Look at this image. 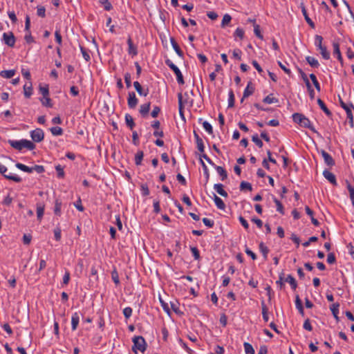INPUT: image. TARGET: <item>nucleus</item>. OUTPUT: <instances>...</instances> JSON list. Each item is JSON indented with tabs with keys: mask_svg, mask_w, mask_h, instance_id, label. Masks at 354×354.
Returning a JSON list of instances; mask_svg holds the SVG:
<instances>
[{
	"mask_svg": "<svg viewBox=\"0 0 354 354\" xmlns=\"http://www.w3.org/2000/svg\"><path fill=\"white\" fill-rule=\"evenodd\" d=\"M8 142L12 147L19 151H21L23 148H26L28 150H32L35 148V145L31 141L25 139L21 140H9Z\"/></svg>",
	"mask_w": 354,
	"mask_h": 354,
	"instance_id": "obj_1",
	"label": "nucleus"
},
{
	"mask_svg": "<svg viewBox=\"0 0 354 354\" xmlns=\"http://www.w3.org/2000/svg\"><path fill=\"white\" fill-rule=\"evenodd\" d=\"M315 45L317 48V50L322 55V57L325 59H329L330 55V52L327 50L326 46L323 44V37L320 35H315Z\"/></svg>",
	"mask_w": 354,
	"mask_h": 354,
	"instance_id": "obj_2",
	"label": "nucleus"
},
{
	"mask_svg": "<svg viewBox=\"0 0 354 354\" xmlns=\"http://www.w3.org/2000/svg\"><path fill=\"white\" fill-rule=\"evenodd\" d=\"M339 101L341 106L345 110L346 113L347 119L351 127H354V120L353 115V111H354V106L351 103H345L342 99L338 95Z\"/></svg>",
	"mask_w": 354,
	"mask_h": 354,
	"instance_id": "obj_3",
	"label": "nucleus"
},
{
	"mask_svg": "<svg viewBox=\"0 0 354 354\" xmlns=\"http://www.w3.org/2000/svg\"><path fill=\"white\" fill-rule=\"evenodd\" d=\"M133 350L134 352L139 351L142 353L146 350V342L142 336H136L133 339Z\"/></svg>",
	"mask_w": 354,
	"mask_h": 354,
	"instance_id": "obj_4",
	"label": "nucleus"
},
{
	"mask_svg": "<svg viewBox=\"0 0 354 354\" xmlns=\"http://www.w3.org/2000/svg\"><path fill=\"white\" fill-rule=\"evenodd\" d=\"M292 118L294 122L299 124L301 126L304 127H310V122L304 115L296 113L292 115Z\"/></svg>",
	"mask_w": 354,
	"mask_h": 354,
	"instance_id": "obj_5",
	"label": "nucleus"
},
{
	"mask_svg": "<svg viewBox=\"0 0 354 354\" xmlns=\"http://www.w3.org/2000/svg\"><path fill=\"white\" fill-rule=\"evenodd\" d=\"M30 137L34 142H39L44 140V133L42 129H36L30 132Z\"/></svg>",
	"mask_w": 354,
	"mask_h": 354,
	"instance_id": "obj_6",
	"label": "nucleus"
},
{
	"mask_svg": "<svg viewBox=\"0 0 354 354\" xmlns=\"http://www.w3.org/2000/svg\"><path fill=\"white\" fill-rule=\"evenodd\" d=\"M3 40L4 43L10 47L15 46V37L12 32H4L3 34Z\"/></svg>",
	"mask_w": 354,
	"mask_h": 354,
	"instance_id": "obj_7",
	"label": "nucleus"
},
{
	"mask_svg": "<svg viewBox=\"0 0 354 354\" xmlns=\"http://www.w3.org/2000/svg\"><path fill=\"white\" fill-rule=\"evenodd\" d=\"M138 99L133 92L129 93V97L127 100L128 106L130 109H134L138 104Z\"/></svg>",
	"mask_w": 354,
	"mask_h": 354,
	"instance_id": "obj_8",
	"label": "nucleus"
},
{
	"mask_svg": "<svg viewBox=\"0 0 354 354\" xmlns=\"http://www.w3.org/2000/svg\"><path fill=\"white\" fill-rule=\"evenodd\" d=\"M24 93L26 97L29 98L32 94V82L29 81L24 86Z\"/></svg>",
	"mask_w": 354,
	"mask_h": 354,
	"instance_id": "obj_9",
	"label": "nucleus"
},
{
	"mask_svg": "<svg viewBox=\"0 0 354 354\" xmlns=\"http://www.w3.org/2000/svg\"><path fill=\"white\" fill-rule=\"evenodd\" d=\"M301 12H302V14L306 21V22L309 24V26L310 27H312L313 28H315V24L313 23V21L311 20V19L308 17V13H307V11H306V9L304 5V3H301Z\"/></svg>",
	"mask_w": 354,
	"mask_h": 354,
	"instance_id": "obj_10",
	"label": "nucleus"
},
{
	"mask_svg": "<svg viewBox=\"0 0 354 354\" xmlns=\"http://www.w3.org/2000/svg\"><path fill=\"white\" fill-rule=\"evenodd\" d=\"M254 91V88L252 86V84L251 82H248L247 87L245 88L244 92H243V97L241 100V101L243 100V98L248 97L250 95H251Z\"/></svg>",
	"mask_w": 354,
	"mask_h": 354,
	"instance_id": "obj_11",
	"label": "nucleus"
},
{
	"mask_svg": "<svg viewBox=\"0 0 354 354\" xmlns=\"http://www.w3.org/2000/svg\"><path fill=\"white\" fill-rule=\"evenodd\" d=\"M80 321V316L77 313H75L73 314L71 317V326H72V330H75L77 329V327L78 326Z\"/></svg>",
	"mask_w": 354,
	"mask_h": 354,
	"instance_id": "obj_12",
	"label": "nucleus"
},
{
	"mask_svg": "<svg viewBox=\"0 0 354 354\" xmlns=\"http://www.w3.org/2000/svg\"><path fill=\"white\" fill-rule=\"evenodd\" d=\"M150 102H147L140 105V113L143 117L146 116L148 114L150 110Z\"/></svg>",
	"mask_w": 354,
	"mask_h": 354,
	"instance_id": "obj_13",
	"label": "nucleus"
},
{
	"mask_svg": "<svg viewBox=\"0 0 354 354\" xmlns=\"http://www.w3.org/2000/svg\"><path fill=\"white\" fill-rule=\"evenodd\" d=\"M214 189L217 192L218 194L223 197L227 196V193L223 189V186L222 184H215L214 185Z\"/></svg>",
	"mask_w": 354,
	"mask_h": 354,
	"instance_id": "obj_14",
	"label": "nucleus"
},
{
	"mask_svg": "<svg viewBox=\"0 0 354 354\" xmlns=\"http://www.w3.org/2000/svg\"><path fill=\"white\" fill-rule=\"evenodd\" d=\"M44 213V205L42 203L37 204V216L39 221H41Z\"/></svg>",
	"mask_w": 354,
	"mask_h": 354,
	"instance_id": "obj_15",
	"label": "nucleus"
},
{
	"mask_svg": "<svg viewBox=\"0 0 354 354\" xmlns=\"http://www.w3.org/2000/svg\"><path fill=\"white\" fill-rule=\"evenodd\" d=\"M170 41H171V44L174 49V50L176 51V53L178 54V56L180 57H183V51L180 50V47L178 46V44L176 43V40L174 39V38L173 37H171L170 38Z\"/></svg>",
	"mask_w": 354,
	"mask_h": 354,
	"instance_id": "obj_16",
	"label": "nucleus"
},
{
	"mask_svg": "<svg viewBox=\"0 0 354 354\" xmlns=\"http://www.w3.org/2000/svg\"><path fill=\"white\" fill-rule=\"evenodd\" d=\"M178 106H179V112L181 115H183V109L185 104L187 103V100H183V96L182 93L178 94Z\"/></svg>",
	"mask_w": 354,
	"mask_h": 354,
	"instance_id": "obj_17",
	"label": "nucleus"
},
{
	"mask_svg": "<svg viewBox=\"0 0 354 354\" xmlns=\"http://www.w3.org/2000/svg\"><path fill=\"white\" fill-rule=\"evenodd\" d=\"M214 201L216 205V207L220 209H224L225 208V205L223 200L214 194Z\"/></svg>",
	"mask_w": 354,
	"mask_h": 354,
	"instance_id": "obj_18",
	"label": "nucleus"
},
{
	"mask_svg": "<svg viewBox=\"0 0 354 354\" xmlns=\"http://www.w3.org/2000/svg\"><path fill=\"white\" fill-rule=\"evenodd\" d=\"M133 86L136 90V91L140 95H143V96H147V94H148V90H147L146 91H143L142 90V86L140 85V84L138 82H133Z\"/></svg>",
	"mask_w": 354,
	"mask_h": 354,
	"instance_id": "obj_19",
	"label": "nucleus"
},
{
	"mask_svg": "<svg viewBox=\"0 0 354 354\" xmlns=\"http://www.w3.org/2000/svg\"><path fill=\"white\" fill-rule=\"evenodd\" d=\"M194 137L196 138L198 149L199 150V151L203 153L204 151V149H205L203 140L195 132H194Z\"/></svg>",
	"mask_w": 354,
	"mask_h": 354,
	"instance_id": "obj_20",
	"label": "nucleus"
},
{
	"mask_svg": "<svg viewBox=\"0 0 354 354\" xmlns=\"http://www.w3.org/2000/svg\"><path fill=\"white\" fill-rule=\"evenodd\" d=\"M2 174L4 176V177L6 178L12 180L15 182L19 183L21 181V178L20 177H19L18 176L13 174L12 173L7 174V172H6V173Z\"/></svg>",
	"mask_w": 354,
	"mask_h": 354,
	"instance_id": "obj_21",
	"label": "nucleus"
},
{
	"mask_svg": "<svg viewBox=\"0 0 354 354\" xmlns=\"http://www.w3.org/2000/svg\"><path fill=\"white\" fill-rule=\"evenodd\" d=\"M15 70L2 71L0 73V75L2 77L6 78V79H9V78L12 77L15 75Z\"/></svg>",
	"mask_w": 354,
	"mask_h": 354,
	"instance_id": "obj_22",
	"label": "nucleus"
},
{
	"mask_svg": "<svg viewBox=\"0 0 354 354\" xmlns=\"http://www.w3.org/2000/svg\"><path fill=\"white\" fill-rule=\"evenodd\" d=\"M129 46V53L133 55H137L136 48L133 46L131 39L129 37L127 40Z\"/></svg>",
	"mask_w": 354,
	"mask_h": 354,
	"instance_id": "obj_23",
	"label": "nucleus"
},
{
	"mask_svg": "<svg viewBox=\"0 0 354 354\" xmlns=\"http://www.w3.org/2000/svg\"><path fill=\"white\" fill-rule=\"evenodd\" d=\"M306 59L312 67L317 68L319 65L318 61L313 57L308 56Z\"/></svg>",
	"mask_w": 354,
	"mask_h": 354,
	"instance_id": "obj_24",
	"label": "nucleus"
},
{
	"mask_svg": "<svg viewBox=\"0 0 354 354\" xmlns=\"http://www.w3.org/2000/svg\"><path fill=\"white\" fill-rule=\"evenodd\" d=\"M319 152L322 154L323 158L324 159L325 162L328 165H330L332 162V158L330 157V154H328L323 149L321 150Z\"/></svg>",
	"mask_w": 354,
	"mask_h": 354,
	"instance_id": "obj_25",
	"label": "nucleus"
},
{
	"mask_svg": "<svg viewBox=\"0 0 354 354\" xmlns=\"http://www.w3.org/2000/svg\"><path fill=\"white\" fill-rule=\"evenodd\" d=\"M144 153L142 151H138L135 155V163L136 165H141L143 159Z\"/></svg>",
	"mask_w": 354,
	"mask_h": 354,
	"instance_id": "obj_26",
	"label": "nucleus"
},
{
	"mask_svg": "<svg viewBox=\"0 0 354 354\" xmlns=\"http://www.w3.org/2000/svg\"><path fill=\"white\" fill-rule=\"evenodd\" d=\"M218 174L221 176L222 180H225L227 177L226 171L221 166H214Z\"/></svg>",
	"mask_w": 354,
	"mask_h": 354,
	"instance_id": "obj_27",
	"label": "nucleus"
},
{
	"mask_svg": "<svg viewBox=\"0 0 354 354\" xmlns=\"http://www.w3.org/2000/svg\"><path fill=\"white\" fill-rule=\"evenodd\" d=\"M278 101H279L278 99L274 97L272 94H270V95L266 96L263 100V102L266 104L277 103V102H278Z\"/></svg>",
	"mask_w": 354,
	"mask_h": 354,
	"instance_id": "obj_28",
	"label": "nucleus"
},
{
	"mask_svg": "<svg viewBox=\"0 0 354 354\" xmlns=\"http://www.w3.org/2000/svg\"><path fill=\"white\" fill-rule=\"evenodd\" d=\"M259 250L263 254L264 259H267L268 254L269 252V249L268 248V247L266 246L263 243H261L259 244Z\"/></svg>",
	"mask_w": 354,
	"mask_h": 354,
	"instance_id": "obj_29",
	"label": "nucleus"
},
{
	"mask_svg": "<svg viewBox=\"0 0 354 354\" xmlns=\"http://www.w3.org/2000/svg\"><path fill=\"white\" fill-rule=\"evenodd\" d=\"M261 308H262V315H263V320L267 322L268 321V309L264 301L261 302Z\"/></svg>",
	"mask_w": 354,
	"mask_h": 354,
	"instance_id": "obj_30",
	"label": "nucleus"
},
{
	"mask_svg": "<svg viewBox=\"0 0 354 354\" xmlns=\"http://www.w3.org/2000/svg\"><path fill=\"white\" fill-rule=\"evenodd\" d=\"M232 20V17L230 15L228 14H225L224 15L223 17V20H222V22H221V27L222 28H225L226 26H227L230 21Z\"/></svg>",
	"mask_w": 354,
	"mask_h": 354,
	"instance_id": "obj_31",
	"label": "nucleus"
},
{
	"mask_svg": "<svg viewBox=\"0 0 354 354\" xmlns=\"http://www.w3.org/2000/svg\"><path fill=\"white\" fill-rule=\"evenodd\" d=\"M125 121H126L127 125L128 127H129L131 129H132L134 127L135 123L133 122V119L129 114H126Z\"/></svg>",
	"mask_w": 354,
	"mask_h": 354,
	"instance_id": "obj_32",
	"label": "nucleus"
},
{
	"mask_svg": "<svg viewBox=\"0 0 354 354\" xmlns=\"http://www.w3.org/2000/svg\"><path fill=\"white\" fill-rule=\"evenodd\" d=\"M286 281L290 284L292 289H294V290L296 289L297 282L295 281V279L292 275H290V274L288 275V277L286 279Z\"/></svg>",
	"mask_w": 354,
	"mask_h": 354,
	"instance_id": "obj_33",
	"label": "nucleus"
},
{
	"mask_svg": "<svg viewBox=\"0 0 354 354\" xmlns=\"http://www.w3.org/2000/svg\"><path fill=\"white\" fill-rule=\"evenodd\" d=\"M16 167L21 169V171H25V172H28V173H31L32 172V167H29L24 164H21V163H17L16 164Z\"/></svg>",
	"mask_w": 354,
	"mask_h": 354,
	"instance_id": "obj_34",
	"label": "nucleus"
},
{
	"mask_svg": "<svg viewBox=\"0 0 354 354\" xmlns=\"http://www.w3.org/2000/svg\"><path fill=\"white\" fill-rule=\"evenodd\" d=\"M41 104L45 106H47V107H52L53 106V104L51 103V100L50 98L48 97V95H47L46 97H43L41 100H40Z\"/></svg>",
	"mask_w": 354,
	"mask_h": 354,
	"instance_id": "obj_35",
	"label": "nucleus"
},
{
	"mask_svg": "<svg viewBox=\"0 0 354 354\" xmlns=\"http://www.w3.org/2000/svg\"><path fill=\"white\" fill-rule=\"evenodd\" d=\"M243 346L246 354H254V350L250 344L245 342Z\"/></svg>",
	"mask_w": 354,
	"mask_h": 354,
	"instance_id": "obj_36",
	"label": "nucleus"
},
{
	"mask_svg": "<svg viewBox=\"0 0 354 354\" xmlns=\"http://www.w3.org/2000/svg\"><path fill=\"white\" fill-rule=\"evenodd\" d=\"M317 103L319 105L320 108L328 115H330V110L326 107L324 102L321 99L317 100Z\"/></svg>",
	"mask_w": 354,
	"mask_h": 354,
	"instance_id": "obj_37",
	"label": "nucleus"
},
{
	"mask_svg": "<svg viewBox=\"0 0 354 354\" xmlns=\"http://www.w3.org/2000/svg\"><path fill=\"white\" fill-rule=\"evenodd\" d=\"M339 304H334L333 303V317L336 319L337 322L339 321V317L338 316L339 313Z\"/></svg>",
	"mask_w": 354,
	"mask_h": 354,
	"instance_id": "obj_38",
	"label": "nucleus"
},
{
	"mask_svg": "<svg viewBox=\"0 0 354 354\" xmlns=\"http://www.w3.org/2000/svg\"><path fill=\"white\" fill-rule=\"evenodd\" d=\"M50 132L54 136H60L63 133V130L59 127H54L50 129Z\"/></svg>",
	"mask_w": 354,
	"mask_h": 354,
	"instance_id": "obj_39",
	"label": "nucleus"
},
{
	"mask_svg": "<svg viewBox=\"0 0 354 354\" xmlns=\"http://www.w3.org/2000/svg\"><path fill=\"white\" fill-rule=\"evenodd\" d=\"M278 64L279 66H280V68L286 73L288 74V75H291V71L288 68V64L287 63H285V64H283L281 63V62H278Z\"/></svg>",
	"mask_w": 354,
	"mask_h": 354,
	"instance_id": "obj_40",
	"label": "nucleus"
},
{
	"mask_svg": "<svg viewBox=\"0 0 354 354\" xmlns=\"http://www.w3.org/2000/svg\"><path fill=\"white\" fill-rule=\"evenodd\" d=\"M234 105V92L230 90L229 92V99H228V107H233Z\"/></svg>",
	"mask_w": 354,
	"mask_h": 354,
	"instance_id": "obj_41",
	"label": "nucleus"
},
{
	"mask_svg": "<svg viewBox=\"0 0 354 354\" xmlns=\"http://www.w3.org/2000/svg\"><path fill=\"white\" fill-rule=\"evenodd\" d=\"M295 305H296L297 308L299 310V313L303 314L304 313V309H303L301 301L299 299V296L296 297Z\"/></svg>",
	"mask_w": 354,
	"mask_h": 354,
	"instance_id": "obj_42",
	"label": "nucleus"
},
{
	"mask_svg": "<svg viewBox=\"0 0 354 354\" xmlns=\"http://www.w3.org/2000/svg\"><path fill=\"white\" fill-rule=\"evenodd\" d=\"M254 32L257 37H258L261 39H263V37L262 34L261 33L259 25L256 24H254Z\"/></svg>",
	"mask_w": 354,
	"mask_h": 354,
	"instance_id": "obj_43",
	"label": "nucleus"
},
{
	"mask_svg": "<svg viewBox=\"0 0 354 354\" xmlns=\"http://www.w3.org/2000/svg\"><path fill=\"white\" fill-rule=\"evenodd\" d=\"M174 73L176 75V79H177L178 83L180 84H183L185 83L184 82V80H183V74L180 72V69L178 70Z\"/></svg>",
	"mask_w": 354,
	"mask_h": 354,
	"instance_id": "obj_44",
	"label": "nucleus"
},
{
	"mask_svg": "<svg viewBox=\"0 0 354 354\" xmlns=\"http://www.w3.org/2000/svg\"><path fill=\"white\" fill-rule=\"evenodd\" d=\"M203 127L205 129L206 131L208 132L209 134L213 133V129L212 125L207 121L203 122Z\"/></svg>",
	"mask_w": 354,
	"mask_h": 354,
	"instance_id": "obj_45",
	"label": "nucleus"
},
{
	"mask_svg": "<svg viewBox=\"0 0 354 354\" xmlns=\"http://www.w3.org/2000/svg\"><path fill=\"white\" fill-rule=\"evenodd\" d=\"M240 189H241V190L248 189L249 191H251L252 185L250 183H249L248 182L243 181L241 183Z\"/></svg>",
	"mask_w": 354,
	"mask_h": 354,
	"instance_id": "obj_46",
	"label": "nucleus"
},
{
	"mask_svg": "<svg viewBox=\"0 0 354 354\" xmlns=\"http://www.w3.org/2000/svg\"><path fill=\"white\" fill-rule=\"evenodd\" d=\"M201 165H202L203 169L204 175H205V176L206 178V180L207 181L209 178V170L207 169V167L206 166V165L205 164V162H203V160L201 158Z\"/></svg>",
	"mask_w": 354,
	"mask_h": 354,
	"instance_id": "obj_47",
	"label": "nucleus"
},
{
	"mask_svg": "<svg viewBox=\"0 0 354 354\" xmlns=\"http://www.w3.org/2000/svg\"><path fill=\"white\" fill-rule=\"evenodd\" d=\"M348 190L349 192L350 198L351 200V203L353 206L354 207V187L351 185H348Z\"/></svg>",
	"mask_w": 354,
	"mask_h": 354,
	"instance_id": "obj_48",
	"label": "nucleus"
},
{
	"mask_svg": "<svg viewBox=\"0 0 354 354\" xmlns=\"http://www.w3.org/2000/svg\"><path fill=\"white\" fill-rule=\"evenodd\" d=\"M39 91L43 97H46L49 95V90L48 86L46 85L45 86H39Z\"/></svg>",
	"mask_w": 354,
	"mask_h": 354,
	"instance_id": "obj_49",
	"label": "nucleus"
},
{
	"mask_svg": "<svg viewBox=\"0 0 354 354\" xmlns=\"http://www.w3.org/2000/svg\"><path fill=\"white\" fill-rule=\"evenodd\" d=\"M274 201L276 204V206H277V210L278 212H279L281 214H283V207L282 205V204L281 203V202L277 200L276 198H274Z\"/></svg>",
	"mask_w": 354,
	"mask_h": 354,
	"instance_id": "obj_50",
	"label": "nucleus"
},
{
	"mask_svg": "<svg viewBox=\"0 0 354 354\" xmlns=\"http://www.w3.org/2000/svg\"><path fill=\"white\" fill-rule=\"evenodd\" d=\"M310 80H312L314 86H315V88L319 91L320 90V87H319V84L317 80V77L316 76L314 75V74H310Z\"/></svg>",
	"mask_w": 354,
	"mask_h": 354,
	"instance_id": "obj_51",
	"label": "nucleus"
},
{
	"mask_svg": "<svg viewBox=\"0 0 354 354\" xmlns=\"http://www.w3.org/2000/svg\"><path fill=\"white\" fill-rule=\"evenodd\" d=\"M100 3L104 6V8L106 10H111L112 6L109 0H100Z\"/></svg>",
	"mask_w": 354,
	"mask_h": 354,
	"instance_id": "obj_52",
	"label": "nucleus"
},
{
	"mask_svg": "<svg viewBox=\"0 0 354 354\" xmlns=\"http://www.w3.org/2000/svg\"><path fill=\"white\" fill-rule=\"evenodd\" d=\"M112 279L116 285L120 283L118 273L116 270H113L111 272Z\"/></svg>",
	"mask_w": 354,
	"mask_h": 354,
	"instance_id": "obj_53",
	"label": "nucleus"
},
{
	"mask_svg": "<svg viewBox=\"0 0 354 354\" xmlns=\"http://www.w3.org/2000/svg\"><path fill=\"white\" fill-rule=\"evenodd\" d=\"M252 140L259 147L261 148L263 147V142L257 134L252 136Z\"/></svg>",
	"mask_w": 354,
	"mask_h": 354,
	"instance_id": "obj_54",
	"label": "nucleus"
},
{
	"mask_svg": "<svg viewBox=\"0 0 354 354\" xmlns=\"http://www.w3.org/2000/svg\"><path fill=\"white\" fill-rule=\"evenodd\" d=\"M46 9L43 6H37V14L39 17H44L46 16Z\"/></svg>",
	"mask_w": 354,
	"mask_h": 354,
	"instance_id": "obj_55",
	"label": "nucleus"
},
{
	"mask_svg": "<svg viewBox=\"0 0 354 354\" xmlns=\"http://www.w3.org/2000/svg\"><path fill=\"white\" fill-rule=\"evenodd\" d=\"M124 82L127 84V87L129 88L131 85V75L129 73H127L124 74Z\"/></svg>",
	"mask_w": 354,
	"mask_h": 354,
	"instance_id": "obj_56",
	"label": "nucleus"
},
{
	"mask_svg": "<svg viewBox=\"0 0 354 354\" xmlns=\"http://www.w3.org/2000/svg\"><path fill=\"white\" fill-rule=\"evenodd\" d=\"M234 36L239 37L241 39L243 38L244 31L242 28H237L234 32Z\"/></svg>",
	"mask_w": 354,
	"mask_h": 354,
	"instance_id": "obj_57",
	"label": "nucleus"
},
{
	"mask_svg": "<svg viewBox=\"0 0 354 354\" xmlns=\"http://www.w3.org/2000/svg\"><path fill=\"white\" fill-rule=\"evenodd\" d=\"M55 169L57 171V176L59 178H63L64 176V169L60 165H57L55 167Z\"/></svg>",
	"mask_w": 354,
	"mask_h": 354,
	"instance_id": "obj_58",
	"label": "nucleus"
},
{
	"mask_svg": "<svg viewBox=\"0 0 354 354\" xmlns=\"http://www.w3.org/2000/svg\"><path fill=\"white\" fill-rule=\"evenodd\" d=\"M124 316L128 319L131 316L132 309L130 307H127L123 310Z\"/></svg>",
	"mask_w": 354,
	"mask_h": 354,
	"instance_id": "obj_59",
	"label": "nucleus"
},
{
	"mask_svg": "<svg viewBox=\"0 0 354 354\" xmlns=\"http://www.w3.org/2000/svg\"><path fill=\"white\" fill-rule=\"evenodd\" d=\"M192 253L195 259H198L200 258V253L197 248L196 247H192L191 248Z\"/></svg>",
	"mask_w": 354,
	"mask_h": 354,
	"instance_id": "obj_60",
	"label": "nucleus"
},
{
	"mask_svg": "<svg viewBox=\"0 0 354 354\" xmlns=\"http://www.w3.org/2000/svg\"><path fill=\"white\" fill-rule=\"evenodd\" d=\"M24 39L27 43H33L35 41L34 38L31 35L30 31L26 32Z\"/></svg>",
	"mask_w": 354,
	"mask_h": 354,
	"instance_id": "obj_61",
	"label": "nucleus"
},
{
	"mask_svg": "<svg viewBox=\"0 0 354 354\" xmlns=\"http://www.w3.org/2000/svg\"><path fill=\"white\" fill-rule=\"evenodd\" d=\"M323 175L330 183H332V172L328 170H324Z\"/></svg>",
	"mask_w": 354,
	"mask_h": 354,
	"instance_id": "obj_62",
	"label": "nucleus"
},
{
	"mask_svg": "<svg viewBox=\"0 0 354 354\" xmlns=\"http://www.w3.org/2000/svg\"><path fill=\"white\" fill-rule=\"evenodd\" d=\"M32 171H36L39 174L42 173L44 171V167L41 165H35L34 167H32Z\"/></svg>",
	"mask_w": 354,
	"mask_h": 354,
	"instance_id": "obj_63",
	"label": "nucleus"
},
{
	"mask_svg": "<svg viewBox=\"0 0 354 354\" xmlns=\"http://www.w3.org/2000/svg\"><path fill=\"white\" fill-rule=\"evenodd\" d=\"M203 222L206 226L209 227H212L214 225V221L207 218H203Z\"/></svg>",
	"mask_w": 354,
	"mask_h": 354,
	"instance_id": "obj_64",
	"label": "nucleus"
}]
</instances>
